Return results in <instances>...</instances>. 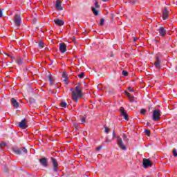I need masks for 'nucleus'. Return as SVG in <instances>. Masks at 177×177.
<instances>
[{
  "label": "nucleus",
  "instance_id": "1",
  "mask_svg": "<svg viewBox=\"0 0 177 177\" xmlns=\"http://www.w3.org/2000/svg\"><path fill=\"white\" fill-rule=\"evenodd\" d=\"M13 151L15 154H17L18 156H24V154H27L28 151L25 147H21L17 149H14Z\"/></svg>",
  "mask_w": 177,
  "mask_h": 177
},
{
  "label": "nucleus",
  "instance_id": "2",
  "mask_svg": "<svg viewBox=\"0 0 177 177\" xmlns=\"http://www.w3.org/2000/svg\"><path fill=\"white\" fill-rule=\"evenodd\" d=\"M161 117V111L160 109H155L153 111L152 119L153 121H160Z\"/></svg>",
  "mask_w": 177,
  "mask_h": 177
},
{
  "label": "nucleus",
  "instance_id": "3",
  "mask_svg": "<svg viewBox=\"0 0 177 177\" xmlns=\"http://www.w3.org/2000/svg\"><path fill=\"white\" fill-rule=\"evenodd\" d=\"M75 91L77 92V99L78 97L82 98L84 97V94H82V86L81 83H77V86L75 88Z\"/></svg>",
  "mask_w": 177,
  "mask_h": 177
},
{
  "label": "nucleus",
  "instance_id": "4",
  "mask_svg": "<svg viewBox=\"0 0 177 177\" xmlns=\"http://www.w3.org/2000/svg\"><path fill=\"white\" fill-rule=\"evenodd\" d=\"M51 163L53 164V171L55 174H57V170L59 169V163H57V160L53 158H50Z\"/></svg>",
  "mask_w": 177,
  "mask_h": 177
},
{
  "label": "nucleus",
  "instance_id": "5",
  "mask_svg": "<svg viewBox=\"0 0 177 177\" xmlns=\"http://www.w3.org/2000/svg\"><path fill=\"white\" fill-rule=\"evenodd\" d=\"M152 165H153V163L151 162V161H150V160H149L147 158H144L142 160L143 168H145V169L149 168V167H151Z\"/></svg>",
  "mask_w": 177,
  "mask_h": 177
},
{
  "label": "nucleus",
  "instance_id": "6",
  "mask_svg": "<svg viewBox=\"0 0 177 177\" xmlns=\"http://www.w3.org/2000/svg\"><path fill=\"white\" fill-rule=\"evenodd\" d=\"M14 22L15 26L19 27L20 24H21V17H20V15L16 14L15 17H14Z\"/></svg>",
  "mask_w": 177,
  "mask_h": 177
},
{
  "label": "nucleus",
  "instance_id": "7",
  "mask_svg": "<svg viewBox=\"0 0 177 177\" xmlns=\"http://www.w3.org/2000/svg\"><path fill=\"white\" fill-rule=\"evenodd\" d=\"M18 127L22 129H26L28 126L27 125V119L24 118L21 122H19Z\"/></svg>",
  "mask_w": 177,
  "mask_h": 177
},
{
  "label": "nucleus",
  "instance_id": "8",
  "mask_svg": "<svg viewBox=\"0 0 177 177\" xmlns=\"http://www.w3.org/2000/svg\"><path fill=\"white\" fill-rule=\"evenodd\" d=\"M162 15H163V20H167L168 17H169V12L168 11V8L165 7L162 10Z\"/></svg>",
  "mask_w": 177,
  "mask_h": 177
},
{
  "label": "nucleus",
  "instance_id": "9",
  "mask_svg": "<svg viewBox=\"0 0 177 177\" xmlns=\"http://www.w3.org/2000/svg\"><path fill=\"white\" fill-rule=\"evenodd\" d=\"M118 145L122 150H127V146L124 145V142L122 141V138L121 137H118Z\"/></svg>",
  "mask_w": 177,
  "mask_h": 177
},
{
  "label": "nucleus",
  "instance_id": "10",
  "mask_svg": "<svg viewBox=\"0 0 177 177\" xmlns=\"http://www.w3.org/2000/svg\"><path fill=\"white\" fill-rule=\"evenodd\" d=\"M120 114L126 120V121L129 120V117H128V113H127V111H125V109L124 107L120 108Z\"/></svg>",
  "mask_w": 177,
  "mask_h": 177
},
{
  "label": "nucleus",
  "instance_id": "11",
  "mask_svg": "<svg viewBox=\"0 0 177 177\" xmlns=\"http://www.w3.org/2000/svg\"><path fill=\"white\" fill-rule=\"evenodd\" d=\"M59 51L61 52V53H65L67 52V46H66V44H59Z\"/></svg>",
  "mask_w": 177,
  "mask_h": 177
},
{
  "label": "nucleus",
  "instance_id": "12",
  "mask_svg": "<svg viewBox=\"0 0 177 177\" xmlns=\"http://www.w3.org/2000/svg\"><path fill=\"white\" fill-rule=\"evenodd\" d=\"M71 92H72V99L76 103L78 102V98H77V93L74 91V88H70Z\"/></svg>",
  "mask_w": 177,
  "mask_h": 177
},
{
  "label": "nucleus",
  "instance_id": "13",
  "mask_svg": "<svg viewBox=\"0 0 177 177\" xmlns=\"http://www.w3.org/2000/svg\"><path fill=\"white\" fill-rule=\"evenodd\" d=\"M154 66L156 68H160L161 67V60H160V57L157 56L156 59L154 62Z\"/></svg>",
  "mask_w": 177,
  "mask_h": 177
},
{
  "label": "nucleus",
  "instance_id": "14",
  "mask_svg": "<svg viewBox=\"0 0 177 177\" xmlns=\"http://www.w3.org/2000/svg\"><path fill=\"white\" fill-rule=\"evenodd\" d=\"M39 162L42 165V167H48V158H42L39 159Z\"/></svg>",
  "mask_w": 177,
  "mask_h": 177
},
{
  "label": "nucleus",
  "instance_id": "15",
  "mask_svg": "<svg viewBox=\"0 0 177 177\" xmlns=\"http://www.w3.org/2000/svg\"><path fill=\"white\" fill-rule=\"evenodd\" d=\"M159 35L160 37H165L167 35V30L164 27L161 26L159 28Z\"/></svg>",
  "mask_w": 177,
  "mask_h": 177
},
{
  "label": "nucleus",
  "instance_id": "16",
  "mask_svg": "<svg viewBox=\"0 0 177 177\" xmlns=\"http://www.w3.org/2000/svg\"><path fill=\"white\" fill-rule=\"evenodd\" d=\"M55 8L57 10H63V6H62V2L59 0L55 1Z\"/></svg>",
  "mask_w": 177,
  "mask_h": 177
},
{
  "label": "nucleus",
  "instance_id": "17",
  "mask_svg": "<svg viewBox=\"0 0 177 177\" xmlns=\"http://www.w3.org/2000/svg\"><path fill=\"white\" fill-rule=\"evenodd\" d=\"M55 24L59 26V27H62L64 24V21L61 20L60 19H57L54 20Z\"/></svg>",
  "mask_w": 177,
  "mask_h": 177
},
{
  "label": "nucleus",
  "instance_id": "18",
  "mask_svg": "<svg viewBox=\"0 0 177 177\" xmlns=\"http://www.w3.org/2000/svg\"><path fill=\"white\" fill-rule=\"evenodd\" d=\"M11 104L14 106L15 109H18L19 104L17 100L15 98L11 99Z\"/></svg>",
  "mask_w": 177,
  "mask_h": 177
},
{
  "label": "nucleus",
  "instance_id": "19",
  "mask_svg": "<svg viewBox=\"0 0 177 177\" xmlns=\"http://www.w3.org/2000/svg\"><path fill=\"white\" fill-rule=\"evenodd\" d=\"M48 78V81H49V85H53L54 82H55V79H53V76L49 73L47 75Z\"/></svg>",
  "mask_w": 177,
  "mask_h": 177
},
{
  "label": "nucleus",
  "instance_id": "20",
  "mask_svg": "<svg viewBox=\"0 0 177 177\" xmlns=\"http://www.w3.org/2000/svg\"><path fill=\"white\" fill-rule=\"evenodd\" d=\"M91 10L93 13L95 15V16H99V10H97L96 8L92 7Z\"/></svg>",
  "mask_w": 177,
  "mask_h": 177
},
{
  "label": "nucleus",
  "instance_id": "21",
  "mask_svg": "<svg viewBox=\"0 0 177 177\" xmlns=\"http://www.w3.org/2000/svg\"><path fill=\"white\" fill-rule=\"evenodd\" d=\"M16 63H17L18 66H21L23 64V63H24V62H23V59L21 58H18L16 60Z\"/></svg>",
  "mask_w": 177,
  "mask_h": 177
},
{
  "label": "nucleus",
  "instance_id": "22",
  "mask_svg": "<svg viewBox=\"0 0 177 177\" xmlns=\"http://www.w3.org/2000/svg\"><path fill=\"white\" fill-rule=\"evenodd\" d=\"M29 102H30V104H37V100L34 97H30L29 99Z\"/></svg>",
  "mask_w": 177,
  "mask_h": 177
},
{
  "label": "nucleus",
  "instance_id": "23",
  "mask_svg": "<svg viewBox=\"0 0 177 177\" xmlns=\"http://www.w3.org/2000/svg\"><path fill=\"white\" fill-rule=\"evenodd\" d=\"M94 5L95 6V9H100V5H99V2L97 0H95Z\"/></svg>",
  "mask_w": 177,
  "mask_h": 177
},
{
  "label": "nucleus",
  "instance_id": "24",
  "mask_svg": "<svg viewBox=\"0 0 177 177\" xmlns=\"http://www.w3.org/2000/svg\"><path fill=\"white\" fill-rule=\"evenodd\" d=\"M38 46L40 49H42L44 48V41H39Z\"/></svg>",
  "mask_w": 177,
  "mask_h": 177
},
{
  "label": "nucleus",
  "instance_id": "25",
  "mask_svg": "<svg viewBox=\"0 0 177 177\" xmlns=\"http://www.w3.org/2000/svg\"><path fill=\"white\" fill-rule=\"evenodd\" d=\"M86 120V115H84L82 118H80V121H81L82 124H85Z\"/></svg>",
  "mask_w": 177,
  "mask_h": 177
},
{
  "label": "nucleus",
  "instance_id": "26",
  "mask_svg": "<svg viewBox=\"0 0 177 177\" xmlns=\"http://www.w3.org/2000/svg\"><path fill=\"white\" fill-rule=\"evenodd\" d=\"M60 106H61V107H64V109H66V107H67V103L64 102H62L60 103Z\"/></svg>",
  "mask_w": 177,
  "mask_h": 177
},
{
  "label": "nucleus",
  "instance_id": "27",
  "mask_svg": "<svg viewBox=\"0 0 177 177\" xmlns=\"http://www.w3.org/2000/svg\"><path fill=\"white\" fill-rule=\"evenodd\" d=\"M62 78L66 79L68 78V75L66 72L62 73Z\"/></svg>",
  "mask_w": 177,
  "mask_h": 177
},
{
  "label": "nucleus",
  "instance_id": "28",
  "mask_svg": "<svg viewBox=\"0 0 177 177\" xmlns=\"http://www.w3.org/2000/svg\"><path fill=\"white\" fill-rule=\"evenodd\" d=\"M122 74L124 77H128V71H122Z\"/></svg>",
  "mask_w": 177,
  "mask_h": 177
},
{
  "label": "nucleus",
  "instance_id": "29",
  "mask_svg": "<svg viewBox=\"0 0 177 177\" xmlns=\"http://www.w3.org/2000/svg\"><path fill=\"white\" fill-rule=\"evenodd\" d=\"M84 75H85V73L84 72H82L80 74H79L77 75V77H79V78H80V79H82V78H84Z\"/></svg>",
  "mask_w": 177,
  "mask_h": 177
},
{
  "label": "nucleus",
  "instance_id": "30",
  "mask_svg": "<svg viewBox=\"0 0 177 177\" xmlns=\"http://www.w3.org/2000/svg\"><path fill=\"white\" fill-rule=\"evenodd\" d=\"M104 24V19L102 18L100 20V26H103Z\"/></svg>",
  "mask_w": 177,
  "mask_h": 177
},
{
  "label": "nucleus",
  "instance_id": "31",
  "mask_svg": "<svg viewBox=\"0 0 177 177\" xmlns=\"http://www.w3.org/2000/svg\"><path fill=\"white\" fill-rule=\"evenodd\" d=\"M110 132V129L107 128V127H104V133H109Z\"/></svg>",
  "mask_w": 177,
  "mask_h": 177
},
{
  "label": "nucleus",
  "instance_id": "32",
  "mask_svg": "<svg viewBox=\"0 0 177 177\" xmlns=\"http://www.w3.org/2000/svg\"><path fill=\"white\" fill-rule=\"evenodd\" d=\"M145 135H147V136H150L151 133H150V130H145Z\"/></svg>",
  "mask_w": 177,
  "mask_h": 177
},
{
  "label": "nucleus",
  "instance_id": "33",
  "mask_svg": "<svg viewBox=\"0 0 177 177\" xmlns=\"http://www.w3.org/2000/svg\"><path fill=\"white\" fill-rule=\"evenodd\" d=\"M140 114H142V115L146 114V109H142L140 110Z\"/></svg>",
  "mask_w": 177,
  "mask_h": 177
},
{
  "label": "nucleus",
  "instance_id": "34",
  "mask_svg": "<svg viewBox=\"0 0 177 177\" xmlns=\"http://www.w3.org/2000/svg\"><path fill=\"white\" fill-rule=\"evenodd\" d=\"M173 156H174V157H177V151L176 149H173Z\"/></svg>",
  "mask_w": 177,
  "mask_h": 177
},
{
  "label": "nucleus",
  "instance_id": "35",
  "mask_svg": "<svg viewBox=\"0 0 177 177\" xmlns=\"http://www.w3.org/2000/svg\"><path fill=\"white\" fill-rule=\"evenodd\" d=\"M68 78H65L64 79V84H66V85H68Z\"/></svg>",
  "mask_w": 177,
  "mask_h": 177
},
{
  "label": "nucleus",
  "instance_id": "36",
  "mask_svg": "<svg viewBox=\"0 0 177 177\" xmlns=\"http://www.w3.org/2000/svg\"><path fill=\"white\" fill-rule=\"evenodd\" d=\"M122 138H123L124 140H125L127 142V134L123 133L122 134Z\"/></svg>",
  "mask_w": 177,
  "mask_h": 177
},
{
  "label": "nucleus",
  "instance_id": "37",
  "mask_svg": "<svg viewBox=\"0 0 177 177\" xmlns=\"http://www.w3.org/2000/svg\"><path fill=\"white\" fill-rule=\"evenodd\" d=\"M125 94L127 95V96H128L129 99H131V93H128V91H125Z\"/></svg>",
  "mask_w": 177,
  "mask_h": 177
},
{
  "label": "nucleus",
  "instance_id": "38",
  "mask_svg": "<svg viewBox=\"0 0 177 177\" xmlns=\"http://www.w3.org/2000/svg\"><path fill=\"white\" fill-rule=\"evenodd\" d=\"M0 146L1 147H6V142H2L1 144H0Z\"/></svg>",
  "mask_w": 177,
  "mask_h": 177
},
{
  "label": "nucleus",
  "instance_id": "39",
  "mask_svg": "<svg viewBox=\"0 0 177 177\" xmlns=\"http://www.w3.org/2000/svg\"><path fill=\"white\" fill-rule=\"evenodd\" d=\"M3 12H2V10L0 9V17H3Z\"/></svg>",
  "mask_w": 177,
  "mask_h": 177
},
{
  "label": "nucleus",
  "instance_id": "40",
  "mask_svg": "<svg viewBox=\"0 0 177 177\" xmlns=\"http://www.w3.org/2000/svg\"><path fill=\"white\" fill-rule=\"evenodd\" d=\"M129 92H133V88L129 87Z\"/></svg>",
  "mask_w": 177,
  "mask_h": 177
},
{
  "label": "nucleus",
  "instance_id": "41",
  "mask_svg": "<svg viewBox=\"0 0 177 177\" xmlns=\"http://www.w3.org/2000/svg\"><path fill=\"white\" fill-rule=\"evenodd\" d=\"M131 2H132V3H136L138 0H131Z\"/></svg>",
  "mask_w": 177,
  "mask_h": 177
},
{
  "label": "nucleus",
  "instance_id": "42",
  "mask_svg": "<svg viewBox=\"0 0 177 177\" xmlns=\"http://www.w3.org/2000/svg\"><path fill=\"white\" fill-rule=\"evenodd\" d=\"M99 150H102V147H98L97 148V151H99Z\"/></svg>",
  "mask_w": 177,
  "mask_h": 177
},
{
  "label": "nucleus",
  "instance_id": "43",
  "mask_svg": "<svg viewBox=\"0 0 177 177\" xmlns=\"http://www.w3.org/2000/svg\"><path fill=\"white\" fill-rule=\"evenodd\" d=\"M102 2H109V0H101Z\"/></svg>",
  "mask_w": 177,
  "mask_h": 177
},
{
  "label": "nucleus",
  "instance_id": "44",
  "mask_svg": "<svg viewBox=\"0 0 177 177\" xmlns=\"http://www.w3.org/2000/svg\"><path fill=\"white\" fill-rule=\"evenodd\" d=\"M8 56H9L10 57H11V59H12V60H15V57H11L10 55H8Z\"/></svg>",
  "mask_w": 177,
  "mask_h": 177
},
{
  "label": "nucleus",
  "instance_id": "45",
  "mask_svg": "<svg viewBox=\"0 0 177 177\" xmlns=\"http://www.w3.org/2000/svg\"><path fill=\"white\" fill-rule=\"evenodd\" d=\"M136 41H138V38H133V41L136 42Z\"/></svg>",
  "mask_w": 177,
  "mask_h": 177
},
{
  "label": "nucleus",
  "instance_id": "46",
  "mask_svg": "<svg viewBox=\"0 0 177 177\" xmlns=\"http://www.w3.org/2000/svg\"><path fill=\"white\" fill-rule=\"evenodd\" d=\"M129 99H130V102H135V100H132L131 98H129Z\"/></svg>",
  "mask_w": 177,
  "mask_h": 177
},
{
  "label": "nucleus",
  "instance_id": "47",
  "mask_svg": "<svg viewBox=\"0 0 177 177\" xmlns=\"http://www.w3.org/2000/svg\"><path fill=\"white\" fill-rule=\"evenodd\" d=\"M115 132H114V131L112 132V135H113V136H114V135H115Z\"/></svg>",
  "mask_w": 177,
  "mask_h": 177
},
{
  "label": "nucleus",
  "instance_id": "48",
  "mask_svg": "<svg viewBox=\"0 0 177 177\" xmlns=\"http://www.w3.org/2000/svg\"><path fill=\"white\" fill-rule=\"evenodd\" d=\"M176 71H177V66H176Z\"/></svg>",
  "mask_w": 177,
  "mask_h": 177
}]
</instances>
